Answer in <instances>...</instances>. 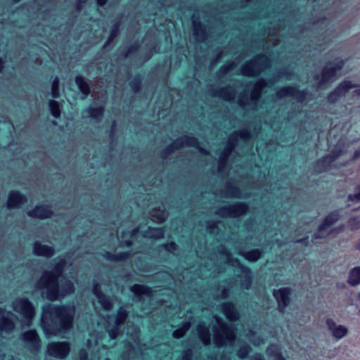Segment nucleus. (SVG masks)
<instances>
[{"label":"nucleus","instance_id":"774afa93","mask_svg":"<svg viewBox=\"0 0 360 360\" xmlns=\"http://www.w3.org/2000/svg\"><path fill=\"white\" fill-rule=\"evenodd\" d=\"M254 360H263L260 356H256Z\"/></svg>","mask_w":360,"mask_h":360},{"label":"nucleus","instance_id":"052dcab7","mask_svg":"<svg viewBox=\"0 0 360 360\" xmlns=\"http://www.w3.org/2000/svg\"><path fill=\"white\" fill-rule=\"evenodd\" d=\"M228 295H229L228 290H226V289L223 290L222 293H221V297L224 299L228 297Z\"/></svg>","mask_w":360,"mask_h":360},{"label":"nucleus","instance_id":"ea45409f","mask_svg":"<svg viewBox=\"0 0 360 360\" xmlns=\"http://www.w3.org/2000/svg\"><path fill=\"white\" fill-rule=\"evenodd\" d=\"M343 96L335 87L328 94L326 99L330 104H335Z\"/></svg>","mask_w":360,"mask_h":360},{"label":"nucleus","instance_id":"0e129e2a","mask_svg":"<svg viewBox=\"0 0 360 360\" xmlns=\"http://www.w3.org/2000/svg\"><path fill=\"white\" fill-rule=\"evenodd\" d=\"M4 67V62L0 58V72L2 71Z\"/></svg>","mask_w":360,"mask_h":360},{"label":"nucleus","instance_id":"a18cd8bd","mask_svg":"<svg viewBox=\"0 0 360 360\" xmlns=\"http://www.w3.org/2000/svg\"><path fill=\"white\" fill-rule=\"evenodd\" d=\"M139 231V227L134 229L129 233H124L122 236V242L127 247H129L132 245V241L131 240H124V238L126 235H129L130 236H134Z\"/></svg>","mask_w":360,"mask_h":360},{"label":"nucleus","instance_id":"864d4df0","mask_svg":"<svg viewBox=\"0 0 360 360\" xmlns=\"http://www.w3.org/2000/svg\"><path fill=\"white\" fill-rule=\"evenodd\" d=\"M235 65L236 64L234 63H226V65L221 68L220 72H221L222 74H226V72L232 70Z\"/></svg>","mask_w":360,"mask_h":360},{"label":"nucleus","instance_id":"37998d69","mask_svg":"<svg viewBox=\"0 0 360 360\" xmlns=\"http://www.w3.org/2000/svg\"><path fill=\"white\" fill-rule=\"evenodd\" d=\"M348 227L351 231H355L360 228V219L359 217L350 218L347 221Z\"/></svg>","mask_w":360,"mask_h":360},{"label":"nucleus","instance_id":"de8ad7c7","mask_svg":"<svg viewBox=\"0 0 360 360\" xmlns=\"http://www.w3.org/2000/svg\"><path fill=\"white\" fill-rule=\"evenodd\" d=\"M355 191V193L349 194L348 195V200L355 203H358L360 202V184L356 187Z\"/></svg>","mask_w":360,"mask_h":360},{"label":"nucleus","instance_id":"c756f323","mask_svg":"<svg viewBox=\"0 0 360 360\" xmlns=\"http://www.w3.org/2000/svg\"><path fill=\"white\" fill-rule=\"evenodd\" d=\"M130 290L136 296L139 297L140 299L143 295L148 297L152 296V290L150 288L146 285L135 284L130 288Z\"/></svg>","mask_w":360,"mask_h":360},{"label":"nucleus","instance_id":"39448f33","mask_svg":"<svg viewBox=\"0 0 360 360\" xmlns=\"http://www.w3.org/2000/svg\"><path fill=\"white\" fill-rule=\"evenodd\" d=\"M217 252L224 262L231 266H239L240 268L242 273L239 276L240 278V287L243 289H249L252 284L251 270L241 265L238 259L233 257L231 253L224 245L218 247Z\"/></svg>","mask_w":360,"mask_h":360},{"label":"nucleus","instance_id":"338daca9","mask_svg":"<svg viewBox=\"0 0 360 360\" xmlns=\"http://www.w3.org/2000/svg\"><path fill=\"white\" fill-rule=\"evenodd\" d=\"M274 348H276V347H275V346H271V347H269V348H268L267 351H268V352H270V351H271L272 349H274Z\"/></svg>","mask_w":360,"mask_h":360},{"label":"nucleus","instance_id":"c9c22d12","mask_svg":"<svg viewBox=\"0 0 360 360\" xmlns=\"http://www.w3.org/2000/svg\"><path fill=\"white\" fill-rule=\"evenodd\" d=\"M336 89L344 97L348 92L352 89V81L351 80H343L336 86Z\"/></svg>","mask_w":360,"mask_h":360},{"label":"nucleus","instance_id":"473e14b6","mask_svg":"<svg viewBox=\"0 0 360 360\" xmlns=\"http://www.w3.org/2000/svg\"><path fill=\"white\" fill-rule=\"evenodd\" d=\"M223 196L225 198H241V194L239 191V189L236 187L235 186L228 184L226 185Z\"/></svg>","mask_w":360,"mask_h":360},{"label":"nucleus","instance_id":"4c0bfd02","mask_svg":"<svg viewBox=\"0 0 360 360\" xmlns=\"http://www.w3.org/2000/svg\"><path fill=\"white\" fill-rule=\"evenodd\" d=\"M86 111L88 112L89 117L100 121L103 117L104 108L103 107L89 108Z\"/></svg>","mask_w":360,"mask_h":360},{"label":"nucleus","instance_id":"f704fd0d","mask_svg":"<svg viewBox=\"0 0 360 360\" xmlns=\"http://www.w3.org/2000/svg\"><path fill=\"white\" fill-rule=\"evenodd\" d=\"M194 35L198 41H202L205 39V32L200 22L193 21Z\"/></svg>","mask_w":360,"mask_h":360},{"label":"nucleus","instance_id":"9b49d317","mask_svg":"<svg viewBox=\"0 0 360 360\" xmlns=\"http://www.w3.org/2000/svg\"><path fill=\"white\" fill-rule=\"evenodd\" d=\"M185 146L197 147L202 153L205 155L207 154V150L198 146V141L195 138L192 136H184L177 139L169 146L165 149L162 153V158H166L169 154H171L175 150L180 149Z\"/></svg>","mask_w":360,"mask_h":360},{"label":"nucleus","instance_id":"6e6d98bb","mask_svg":"<svg viewBox=\"0 0 360 360\" xmlns=\"http://www.w3.org/2000/svg\"><path fill=\"white\" fill-rule=\"evenodd\" d=\"M192 358V351L191 349H187L184 352L181 357V360H191Z\"/></svg>","mask_w":360,"mask_h":360},{"label":"nucleus","instance_id":"4be33fe9","mask_svg":"<svg viewBox=\"0 0 360 360\" xmlns=\"http://www.w3.org/2000/svg\"><path fill=\"white\" fill-rule=\"evenodd\" d=\"M93 292L97 297L98 302L105 311H110L113 307V304L110 297L106 296L101 290L99 284H94Z\"/></svg>","mask_w":360,"mask_h":360},{"label":"nucleus","instance_id":"13d9d810","mask_svg":"<svg viewBox=\"0 0 360 360\" xmlns=\"http://www.w3.org/2000/svg\"><path fill=\"white\" fill-rule=\"evenodd\" d=\"M79 360H87L88 354L84 349H81L79 353Z\"/></svg>","mask_w":360,"mask_h":360},{"label":"nucleus","instance_id":"412c9836","mask_svg":"<svg viewBox=\"0 0 360 360\" xmlns=\"http://www.w3.org/2000/svg\"><path fill=\"white\" fill-rule=\"evenodd\" d=\"M293 97L299 101H302L306 97L304 91H300L294 86H285L280 89L276 92V97L278 98H283L285 97Z\"/></svg>","mask_w":360,"mask_h":360},{"label":"nucleus","instance_id":"5fc2aeb1","mask_svg":"<svg viewBox=\"0 0 360 360\" xmlns=\"http://www.w3.org/2000/svg\"><path fill=\"white\" fill-rule=\"evenodd\" d=\"M163 247L169 252H174L176 250L177 245L175 243L171 242L163 245Z\"/></svg>","mask_w":360,"mask_h":360},{"label":"nucleus","instance_id":"c85d7f7f","mask_svg":"<svg viewBox=\"0 0 360 360\" xmlns=\"http://www.w3.org/2000/svg\"><path fill=\"white\" fill-rule=\"evenodd\" d=\"M238 255L243 256L250 262H255L262 257V251L259 249H254L250 251L240 250L238 252Z\"/></svg>","mask_w":360,"mask_h":360},{"label":"nucleus","instance_id":"0eeeda50","mask_svg":"<svg viewBox=\"0 0 360 360\" xmlns=\"http://www.w3.org/2000/svg\"><path fill=\"white\" fill-rule=\"evenodd\" d=\"M13 310L19 314L24 319L25 325L31 326L36 315L35 307L27 297H18L11 305Z\"/></svg>","mask_w":360,"mask_h":360},{"label":"nucleus","instance_id":"aec40b11","mask_svg":"<svg viewBox=\"0 0 360 360\" xmlns=\"http://www.w3.org/2000/svg\"><path fill=\"white\" fill-rule=\"evenodd\" d=\"M326 325L330 335L335 339H341L348 333V329L346 326L337 324L331 318L326 319Z\"/></svg>","mask_w":360,"mask_h":360},{"label":"nucleus","instance_id":"c03bdc74","mask_svg":"<svg viewBox=\"0 0 360 360\" xmlns=\"http://www.w3.org/2000/svg\"><path fill=\"white\" fill-rule=\"evenodd\" d=\"M51 96L53 98H58L60 96L59 92V79L58 77H56L51 85Z\"/></svg>","mask_w":360,"mask_h":360},{"label":"nucleus","instance_id":"393cba45","mask_svg":"<svg viewBox=\"0 0 360 360\" xmlns=\"http://www.w3.org/2000/svg\"><path fill=\"white\" fill-rule=\"evenodd\" d=\"M222 310L224 315L229 320L234 321L239 319V314L233 304L224 303L222 305Z\"/></svg>","mask_w":360,"mask_h":360},{"label":"nucleus","instance_id":"79ce46f5","mask_svg":"<svg viewBox=\"0 0 360 360\" xmlns=\"http://www.w3.org/2000/svg\"><path fill=\"white\" fill-rule=\"evenodd\" d=\"M127 312L125 309L123 308H120L119 311H117L116 319H115V324L117 326H121L122 325L125 320L127 318Z\"/></svg>","mask_w":360,"mask_h":360},{"label":"nucleus","instance_id":"7ed1b4c3","mask_svg":"<svg viewBox=\"0 0 360 360\" xmlns=\"http://www.w3.org/2000/svg\"><path fill=\"white\" fill-rule=\"evenodd\" d=\"M342 216L340 210H334L329 212L318 226L317 231L312 236V240L316 239H323L330 236L335 237L342 233L345 229V224H340L333 227Z\"/></svg>","mask_w":360,"mask_h":360},{"label":"nucleus","instance_id":"bf43d9fd","mask_svg":"<svg viewBox=\"0 0 360 360\" xmlns=\"http://www.w3.org/2000/svg\"><path fill=\"white\" fill-rule=\"evenodd\" d=\"M295 243H303L305 246H308L309 245V242H308V237H305L304 238H301V239H297L295 241Z\"/></svg>","mask_w":360,"mask_h":360},{"label":"nucleus","instance_id":"a878e982","mask_svg":"<svg viewBox=\"0 0 360 360\" xmlns=\"http://www.w3.org/2000/svg\"><path fill=\"white\" fill-rule=\"evenodd\" d=\"M143 236L144 238L158 240L164 238L165 231L162 228L148 227L147 230L143 232Z\"/></svg>","mask_w":360,"mask_h":360},{"label":"nucleus","instance_id":"f257e3e1","mask_svg":"<svg viewBox=\"0 0 360 360\" xmlns=\"http://www.w3.org/2000/svg\"><path fill=\"white\" fill-rule=\"evenodd\" d=\"M54 262L51 269L43 271L35 284L37 289L46 290V297L50 301L58 300L72 294L75 290L74 283L70 280L63 279L60 283L58 282L66 266V259L57 257Z\"/></svg>","mask_w":360,"mask_h":360},{"label":"nucleus","instance_id":"8fccbe9b","mask_svg":"<svg viewBox=\"0 0 360 360\" xmlns=\"http://www.w3.org/2000/svg\"><path fill=\"white\" fill-rule=\"evenodd\" d=\"M140 86H141V80L139 78H134L130 82V86L134 92H137L139 90Z\"/></svg>","mask_w":360,"mask_h":360},{"label":"nucleus","instance_id":"f03ea898","mask_svg":"<svg viewBox=\"0 0 360 360\" xmlns=\"http://www.w3.org/2000/svg\"><path fill=\"white\" fill-rule=\"evenodd\" d=\"M41 309V326L46 333H65L72 328L76 313L75 306L47 304Z\"/></svg>","mask_w":360,"mask_h":360},{"label":"nucleus","instance_id":"09e8293b","mask_svg":"<svg viewBox=\"0 0 360 360\" xmlns=\"http://www.w3.org/2000/svg\"><path fill=\"white\" fill-rule=\"evenodd\" d=\"M118 29H119V25L115 24L113 26L110 36L109 39H108V41L105 42L104 46H107V44H108L112 40H113V39L115 37H117V35L118 34Z\"/></svg>","mask_w":360,"mask_h":360},{"label":"nucleus","instance_id":"4468645a","mask_svg":"<svg viewBox=\"0 0 360 360\" xmlns=\"http://www.w3.org/2000/svg\"><path fill=\"white\" fill-rule=\"evenodd\" d=\"M70 350V344L67 342H52L48 345L46 352L49 356L65 359Z\"/></svg>","mask_w":360,"mask_h":360},{"label":"nucleus","instance_id":"ddd939ff","mask_svg":"<svg viewBox=\"0 0 360 360\" xmlns=\"http://www.w3.org/2000/svg\"><path fill=\"white\" fill-rule=\"evenodd\" d=\"M15 315L6 309L0 307V332L1 333L9 334L12 333L15 324L13 319Z\"/></svg>","mask_w":360,"mask_h":360},{"label":"nucleus","instance_id":"680f3d73","mask_svg":"<svg viewBox=\"0 0 360 360\" xmlns=\"http://www.w3.org/2000/svg\"><path fill=\"white\" fill-rule=\"evenodd\" d=\"M360 157V150H356L354 153L353 160H356Z\"/></svg>","mask_w":360,"mask_h":360},{"label":"nucleus","instance_id":"72a5a7b5","mask_svg":"<svg viewBox=\"0 0 360 360\" xmlns=\"http://www.w3.org/2000/svg\"><path fill=\"white\" fill-rule=\"evenodd\" d=\"M348 283L352 286H355L360 283V267L352 269L349 275Z\"/></svg>","mask_w":360,"mask_h":360},{"label":"nucleus","instance_id":"e433bc0d","mask_svg":"<svg viewBox=\"0 0 360 360\" xmlns=\"http://www.w3.org/2000/svg\"><path fill=\"white\" fill-rule=\"evenodd\" d=\"M49 107L51 115L55 118H59L60 117V105L58 101L50 100L49 101Z\"/></svg>","mask_w":360,"mask_h":360},{"label":"nucleus","instance_id":"1a4fd4ad","mask_svg":"<svg viewBox=\"0 0 360 360\" xmlns=\"http://www.w3.org/2000/svg\"><path fill=\"white\" fill-rule=\"evenodd\" d=\"M238 137L244 141H247L251 138V134L247 129H243L241 131L233 133L229 136L227 146L221 153L219 158L218 167V170L219 172H224L226 160L234 148Z\"/></svg>","mask_w":360,"mask_h":360},{"label":"nucleus","instance_id":"a211bd4d","mask_svg":"<svg viewBox=\"0 0 360 360\" xmlns=\"http://www.w3.org/2000/svg\"><path fill=\"white\" fill-rule=\"evenodd\" d=\"M32 253L37 257L51 258L56 254V250L53 246L44 244L39 240H36L32 245Z\"/></svg>","mask_w":360,"mask_h":360},{"label":"nucleus","instance_id":"6e6552de","mask_svg":"<svg viewBox=\"0 0 360 360\" xmlns=\"http://www.w3.org/2000/svg\"><path fill=\"white\" fill-rule=\"evenodd\" d=\"M344 65V61L340 59L327 64L323 69L321 74L316 75L314 77L316 82L317 87L321 88L323 85L333 82L334 77L342 70Z\"/></svg>","mask_w":360,"mask_h":360},{"label":"nucleus","instance_id":"7c9ffc66","mask_svg":"<svg viewBox=\"0 0 360 360\" xmlns=\"http://www.w3.org/2000/svg\"><path fill=\"white\" fill-rule=\"evenodd\" d=\"M75 83L77 85L79 91L83 94L84 96L82 98L84 99L90 93L89 85L82 76L76 77Z\"/></svg>","mask_w":360,"mask_h":360},{"label":"nucleus","instance_id":"dca6fc26","mask_svg":"<svg viewBox=\"0 0 360 360\" xmlns=\"http://www.w3.org/2000/svg\"><path fill=\"white\" fill-rule=\"evenodd\" d=\"M290 293L291 290L289 288H281L273 292V295L278 304V310L282 314L285 312V308L290 302Z\"/></svg>","mask_w":360,"mask_h":360},{"label":"nucleus","instance_id":"e2e57ef3","mask_svg":"<svg viewBox=\"0 0 360 360\" xmlns=\"http://www.w3.org/2000/svg\"><path fill=\"white\" fill-rule=\"evenodd\" d=\"M107 1L108 0H96V2L99 6H102L106 4Z\"/></svg>","mask_w":360,"mask_h":360},{"label":"nucleus","instance_id":"3c124183","mask_svg":"<svg viewBox=\"0 0 360 360\" xmlns=\"http://www.w3.org/2000/svg\"><path fill=\"white\" fill-rule=\"evenodd\" d=\"M120 326H117L115 324L114 328L108 330L111 339H115L118 336L119 333H120V328H119Z\"/></svg>","mask_w":360,"mask_h":360},{"label":"nucleus","instance_id":"b1692460","mask_svg":"<svg viewBox=\"0 0 360 360\" xmlns=\"http://www.w3.org/2000/svg\"><path fill=\"white\" fill-rule=\"evenodd\" d=\"M344 153L345 151L341 148L336 147L333 150L330 152V153L323 157L320 160H319L318 163L329 165Z\"/></svg>","mask_w":360,"mask_h":360},{"label":"nucleus","instance_id":"20e7f679","mask_svg":"<svg viewBox=\"0 0 360 360\" xmlns=\"http://www.w3.org/2000/svg\"><path fill=\"white\" fill-rule=\"evenodd\" d=\"M217 325H214L213 340L217 347L232 344L236 340V328L233 325H227L221 319L215 316Z\"/></svg>","mask_w":360,"mask_h":360},{"label":"nucleus","instance_id":"69168bd1","mask_svg":"<svg viewBox=\"0 0 360 360\" xmlns=\"http://www.w3.org/2000/svg\"><path fill=\"white\" fill-rule=\"evenodd\" d=\"M275 359H278V360H285L284 358H283L281 356V354H278L275 356Z\"/></svg>","mask_w":360,"mask_h":360},{"label":"nucleus","instance_id":"9d476101","mask_svg":"<svg viewBox=\"0 0 360 360\" xmlns=\"http://www.w3.org/2000/svg\"><path fill=\"white\" fill-rule=\"evenodd\" d=\"M269 66L270 60L269 58L262 55L244 65L241 68V73L245 76L254 77Z\"/></svg>","mask_w":360,"mask_h":360},{"label":"nucleus","instance_id":"2eb2a0df","mask_svg":"<svg viewBox=\"0 0 360 360\" xmlns=\"http://www.w3.org/2000/svg\"><path fill=\"white\" fill-rule=\"evenodd\" d=\"M27 197L18 191H11L8 195L6 207L8 210L19 209L27 202Z\"/></svg>","mask_w":360,"mask_h":360},{"label":"nucleus","instance_id":"49530a36","mask_svg":"<svg viewBox=\"0 0 360 360\" xmlns=\"http://www.w3.org/2000/svg\"><path fill=\"white\" fill-rule=\"evenodd\" d=\"M250 349H251V348L248 345L245 344V345H241L238 352V356L240 359H245V357H247V356L250 353Z\"/></svg>","mask_w":360,"mask_h":360},{"label":"nucleus","instance_id":"6ab92c4d","mask_svg":"<svg viewBox=\"0 0 360 360\" xmlns=\"http://www.w3.org/2000/svg\"><path fill=\"white\" fill-rule=\"evenodd\" d=\"M21 338L30 350L34 352H37L39 350L41 343L36 330H27L21 335Z\"/></svg>","mask_w":360,"mask_h":360},{"label":"nucleus","instance_id":"a19ab883","mask_svg":"<svg viewBox=\"0 0 360 360\" xmlns=\"http://www.w3.org/2000/svg\"><path fill=\"white\" fill-rule=\"evenodd\" d=\"M246 336L248 337L249 341L255 346H259L264 342L263 339L259 336H257L256 333L252 330H250L247 333Z\"/></svg>","mask_w":360,"mask_h":360},{"label":"nucleus","instance_id":"f8f14e48","mask_svg":"<svg viewBox=\"0 0 360 360\" xmlns=\"http://www.w3.org/2000/svg\"><path fill=\"white\" fill-rule=\"evenodd\" d=\"M248 206L244 202H237L233 205H226L219 208L216 214L221 217L236 218L247 213Z\"/></svg>","mask_w":360,"mask_h":360},{"label":"nucleus","instance_id":"58836bf2","mask_svg":"<svg viewBox=\"0 0 360 360\" xmlns=\"http://www.w3.org/2000/svg\"><path fill=\"white\" fill-rule=\"evenodd\" d=\"M191 326V324L189 321L184 323L181 327H180L179 328L176 329L173 332V337L177 339L182 338L185 335V333L189 330Z\"/></svg>","mask_w":360,"mask_h":360},{"label":"nucleus","instance_id":"bb28decb","mask_svg":"<svg viewBox=\"0 0 360 360\" xmlns=\"http://www.w3.org/2000/svg\"><path fill=\"white\" fill-rule=\"evenodd\" d=\"M131 253L129 252H120L117 254H112L110 252H105L102 256L107 260L110 262H122L125 261L131 257Z\"/></svg>","mask_w":360,"mask_h":360},{"label":"nucleus","instance_id":"2f4dec72","mask_svg":"<svg viewBox=\"0 0 360 360\" xmlns=\"http://www.w3.org/2000/svg\"><path fill=\"white\" fill-rule=\"evenodd\" d=\"M152 219L158 223L164 222L167 218V213L160 208L153 209L150 212Z\"/></svg>","mask_w":360,"mask_h":360},{"label":"nucleus","instance_id":"f3484780","mask_svg":"<svg viewBox=\"0 0 360 360\" xmlns=\"http://www.w3.org/2000/svg\"><path fill=\"white\" fill-rule=\"evenodd\" d=\"M28 217L44 220L52 217L53 211L50 205H37L33 209L27 212Z\"/></svg>","mask_w":360,"mask_h":360},{"label":"nucleus","instance_id":"5701e85b","mask_svg":"<svg viewBox=\"0 0 360 360\" xmlns=\"http://www.w3.org/2000/svg\"><path fill=\"white\" fill-rule=\"evenodd\" d=\"M211 95L219 97L224 101H230L236 96V90L233 87L228 86L219 89H214L211 91Z\"/></svg>","mask_w":360,"mask_h":360},{"label":"nucleus","instance_id":"423d86ee","mask_svg":"<svg viewBox=\"0 0 360 360\" xmlns=\"http://www.w3.org/2000/svg\"><path fill=\"white\" fill-rule=\"evenodd\" d=\"M274 84V82H267L264 79H260L252 86H250L251 92L249 97L248 95L240 97L239 105L246 110H256L262 89L266 86H271Z\"/></svg>","mask_w":360,"mask_h":360},{"label":"nucleus","instance_id":"4d7b16f0","mask_svg":"<svg viewBox=\"0 0 360 360\" xmlns=\"http://www.w3.org/2000/svg\"><path fill=\"white\" fill-rule=\"evenodd\" d=\"M216 226H217V223L215 221H207V230H209V231L210 233H214Z\"/></svg>","mask_w":360,"mask_h":360},{"label":"nucleus","instance_id":"cd10ccee","mask_svg":"<svg viewBox=\"0 0 360 360\" xmlns=\"http://www.w3.org/2000/svg\"><path fill=\"white\" fill-rule=\"evenodd\" d=\"M198 336L205 345L210 344V333L205 323H199L197 326Z\"/></svg>","mask_w":360,"mask_h":360},{"label":"nucleus","instance_id":"603ef678","mask_svg":"<svg viewBox=\"0 0 360 360\" xmlns=\"http://www.w3.org/2000/svg\"><path fill=\"white\" fill-rule=\"evenodd\" d=\"M352 89H354L352 91V96L356 97H360V84L354 83L352 81Z\"/></svg>","mask_w":360,"mask_h":360}]
</instances>
